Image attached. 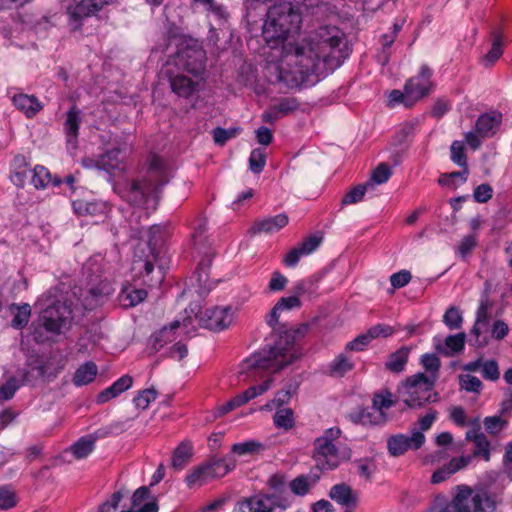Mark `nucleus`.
<instances>
[{"label": "nucleus", "mask_w": 512, "mask_h": 512, "mask_svg": "<svg viewBox=\"0 0 512 512\" xmlns=\"http://www.w3.org/2000/svg\"><path fill=\"white\" fill-rule=\"evenodd\" d=\"M171 60L178 70L185 71L194 78L206 74L207 52L203 42L194 37H187L186 40L177 42L176 51L171 56Z\"/></svg>", "instance_id": "9"}, {"label": "nucleus", "mask_w": 512, "mask_h": 512, "mask_svg": "<svg viewBox=\"0 0 512 512\" xmlns=\"http://www.w3.org/2000/svg\"><path fill=\"white\" fill-rule=\"evenodd\" d=\"M314 482L315 480L313 482L309 481V476L300 475L290 482L289 487L295 495L305 496Z\"/></svg>", "instance_id": "55"}, {"label": "nucleus", "mask_w": 512, "mask_h": 512, "mask_svg": "<svg viewBox=\"0 0 512 512\" xmlns=\"http://www.w3.org/2000/svg\"><path fill=\"white\" fill-rule=\"evenodd\" d=\"M174 339L172 335L168 334V327L164 326L154 332L149 338L148 355L151 356L161 350L167 343Z\"/></svg>", "instance_id": "41"}, {"label": "nucleus", "mask_w": 512, "mask_h": 512, "mask_svg": "<svg viewBox=\"0 0 512 512\" xmlns=\"http://www.w3.org/2000/svg\"><path fill=\"white\" fill-rule=\"evenodd\" d=\"M147 297L148 291L146 289L138 288L135 283L125 281L117 299L122 308L129 309L142 303Z\"/></svg>", "instance_id": "22"}, {"label": "nucleus", "mask_w": 512, "mask_h": 512, "mask_svg": "<svg viewBox=\"0 0 512 512\" xmlns=\"http://www.w3.org/2000/svg\"><path fill=\"white\" fill-rule=\"evenodd\" d=\"M31 173V165L26 156L23 154L15 155L10 164V181L17 188H23L26 184L28 175H31Z\"/></svg>", "instance_id": "24"}, {"label": "nucleus", "mask_w": 512, "mask_h": 512, "mask_svg": "<svg viewBox=\"0 0 512 512\" xmlns=\"http://www.w3.org/2000/svg\"><path fill=\"white\" fill-rule=\"evenodd\" d=\"M465 438L474 444L472 457H482L485 461L490 460V442L485 434L480 431L479 427L469 429L465 434Z\"/></svg>", "instance_id": "30"}, {"label": "nucleus", "mask_w": 512, "mask_h": 512, "mask_svg": "<svg viewBox=\"0 0 512 512\" xmlns=\"http://www.w3.org/2000/svg\"><path fill=\"white\" fill-rule=\"evenodd\" d=\"M496 498L487 491L474 492L467 486H458L453 500L443 509L445 512H493Z\"/></svg>", "instance_id": "11"}, {"label": "nucleus", "mask_w": 512, "mask_h": 512, "mask_svg": "<svg viewBox=\"0 0 512 512\" xmlns=\"http://www.w3.org/2000/svg\"><path fill=\"white\" fill-rule=\"evenodd\" d=\"M271 382L272 380L268 378L262 383L258 385H253L246 389L245 391L237 394L236 396L228 400L226 403L219 406L218 414H215L214 416H224L227 413L233 411L235 408L246 404L249 400L255 398L256 396L263 394L269 389Z\"/></svg>", "instance_id": "18"}, {"label": "nucleus", "mask_w": 512, "mask_h": 512, "mask_svg": "<svg viewBox=\"0 0 512 512\" xmlns=\"http://www.w3.org/2000/svg\"><path fill=\"white\" fill-rule=\"evenodd\" d=\"M269 501L266 494L256 495L247 499L242 507H246L249 512H273Z\"/></svg>", "instance_id": "42"}, {"label": "nucleus", "mask_w": 512, "mask_h": 512, "mask_svg": "<svg viewBox=\"0 0 512 512\" xmlns=\"http://www.w3.org/2000/svg\"><path fill=\"white\" fill-rule=\"evenodd\" d=\"M354 366V363L341 353L329 364L328 375L331 377H344L354 369Z\"/></svg>", "instance_id": "40"}, {"label": "nucleus", "mask_w": 512, "mask_h": 512, "mask_svg": "<svg viewBox=\"0 0 512 512\" xmlns=\"http://www.w3.org/2000/svg\"><path fill=\"white\" fill-rule=\"evenodd\" d=\"M31 313V306L28 303H23L22 309L15 313L14 317L12 318L10 324L11 327L16 330L24 329L29 323Z\"/></svg>", "instance_id": "51"}, {"label": "nucleus", "mask_w": 512, "mask_h": 512, "mask_svg": "<svg viewBox=\"0 0 512 512\" xmlns=\"http://www.w3.org/2000/svg\"><path fill=\"white\" fill-rule=\"evenodd\" d=\"M435 418H420L411 428L410 435L397 434L387 440L388 452L391 456L398 457L409 449L418 450L425 443L424 432L428 431Z\"/></svg>", "instance_id": "12"}, {"label": "nucleus", "mask_w": 512, "mask_h": 512, "mask_svg": "<svg viewBox=\"0 0 512 512\" xmlns=\"http://www.w3.org/2000/svg\"><path fill=\"white\" fill-rule=\"evenodd\" d=\"M329 497L338 504L355 508L358 505V493L345 483L335 484L331 487Z\"/></svg>", "instance_id": "26"}, {"label": "nucleus", "mask_w": 512, "mask_h": 512, "mask_svg": "<svg viewBox=\"0 0 512 512\" xmlns=\"http://www.w3.org/2000/svg\"><path fill=\"white\" fill-rule=\"evenodd\" d=\"M345 37L344 32L337 26L320 27L315 36L314 47L306 49V53L313 51L318 63L322 59L326 68L334 70L338 68L347 57L340 44Z\"/></svg>", "instance_id": "7"}, {"label": "nucleus", "mask_w": 512, "mask_h": 512, "mask_svg": "<svg viewBox=\"0 0 512 512\" xmlns=\"http://www.w3.org/2000/svg\"><path fill=\"white\" fill-rule=\"evenodd\" d=\"M490 34L492 37V46L479 61L485 68H492L504 53L503 31L500 28L493 29Z\"/></svg>", "instance_id": "25"}, {"label": "nucleus", "mask_w": 512, "mask_h": 512, "mask_svg": "<svg viewBox=\"0 0 512 512\" xmlns=\"http://www.w3.org/2000/svg\"><path fill=\"white\" fill-rule=\"evenodd\" d=\"M49 303L42 308L37 318L28 327L29 334L36 344L50 341L48 333L60 335L62 329L70 330L74 321L73 301L71 299H48Z\"/></svg>", "instance_id": "2"}, {"label": "nucleus", "mask_w": 512, "mask_h": 512, "mask_svg": "<svg viewBox=\"0 0 512 512\" xmlns=\"http://www.w3.org/2000/svg\"><path fill=\"white\" fill-rule=\"evenodd\" d=\"M501 123L502 114L500 112L483 113L475 123V131L481 137H491L496 133V129Z\"/></svg>", "instance_id": "28"}, {"label": "nucleus", "mask_w": 512, "mask_h": 512, "mask_svg": "<svg viewBox=\"0 0 512 512\" xmlns=\"http://www.w3.org/2000/svg\"><path fill=\"white\" fill-rule=\"evenodd\" d=\"M207 227L204 220L198 221L193 227V232L190 234L191 248L197 251L198 254H203V257L196 266L192 279L195 280L199 291L202 295H208L212 287L208 284L209 269L212 265L214 254L210 252V245L208 244L207 237L205 236Z\"/></svg>", "instance_id": "10"}, {"label": "nucleus", "mask_w": 512, "mask_h": 512, "mask_svg": "<svg viewBox=\"0 0 512 512\" xmlns=\"http://www.w3.org/2000/svg\"><path fill=\"white\" fill-rule=\"evenodd\" d=\"M98 367L95 362L87 361L80 365L73 376V383L77 387L88 385L96 379Z\"/></svg>", "instance_id": "36"}, {"label": "nucleus", "mask_w": 512, "mask_h": 512, "mask_svg": "<svg viewBox=\"0 0 512 512\" xmlns=\"http://www.w3.org/2000/svg\"><path fill=\"white\" fill-rule=\"evenodd\" d=\"M51 181V172L43 165H36L32 169L31 183L37 190L45 189Z\"/></svg>", "instance_id": "43"}, {"label": "nucleus", "mask_w": 512, "mask_h": 512, "mask_svg": "<svg viewBox=\"0 0 512 512\" xmlns=\"http://www.w3.org/2000/svg\"><path fill=\"white\" fill-rule=\"evenodd\" d=\"M493 305L494 302L492 300H481L476 314L477 324H481L482 326L489 325L491 319L489 309H491Z\"/></svg>", "instance_id": "62"}, {"label": "nucleus", "mask_w": 512, "mask_h": 512, "mask_svg": "<svg viewBox=\"0 0 512 512\" xmlns=\"http://www.w3.org/2000/svg\"><path fill=\"white\" fill-rule=\"evenodd\" d=\"M169 182L166 165L161 156L149 154L145 173L130 182L126 190V200L133 207L143 208L150 198L159 202L163 187Z\"/></svg>", "instance_id": "3"}, {"label": "nucleus", "mask_w": 512, "mask_h": 512, "mask_svg": "<svg viewBox=\"0 0 512 512\" xmlns=\"http://www.w3.org/2000/svg\"><path fill=\"white\" fill-rule=\"evenodd\" d=\"M443 322L451 330L461 328L463 317L460 309L456 306H450L443 316Z\"/></svg>", "instance_id": "52"}, {"label": "nucleus", "mask_w": 512, "mask_h": 512, "mask_svg": "<svg viewBox=\"0 0 512 512\" xmlns=\"http://www.w3.org/2000/svg\"><path fill=\"white\" fill-rule=\"evenodd\" d=\"M398 392H391L387 387H384L373 394L372 408L379 411V416H388L385 410L391 407H397L400 412H404L406 408L402 404V397H398Z\"/></svg>", "instance_id": "21"}, {"label": "nucleus", "mask_w": 512, "mask_h": 512, "mask_svg": "<svg viewBox=\"0 0 512 512\" xmlns=\"http://www.w3.org/2000/svg\"><path fill=\"white\" fill-rule=\"evenodd\" d=\"M472 461V456H461L458 458H453L449 463L444 465L443 467L436 470L432 477L431 482L433 484H438L446 479H448L451 475L466 467Z\"/></svg>", "instance_id": "29"}, {"label": "nucleus", "mask_w": 512, "mask_h": 512, "mask_svg": "<svg viewBox=\"0 0 512 512\" xmlns=\"http://www.w3.org/2000/svg\"><path fill=\"white\" fill-rule=\"evenodd\" d=\"M282 55L293 57L294 60L287 65L289 68L277 67V81L283 82L289 88H303L312 86L320 78L316 75L318 59L313 51L306 53V48L298 43H289L283 46Z\"/></svg>", "instance_id": "4"}, {"label": "nucleus", "mask_w": 512, "mask_h": 512, "mask_svg": "<svg viewBox=\"0 0 512 512\" xmlns=\"http://www.w3.org/2000/svg\"><path fill=\"white\" fill-rule=\"evenodd\" d=\"M81 164L84 168L88 169H97L100 171H105L107 173L113 172V165L109 162H104L101 156L98 159L92 157H83L81 160Z\"/></svg>", "instance_id": "61"}, {"label": "nucleus", "mask_w": 512, "mask_h": 512, "mask_svg": "<svg viewBox=\"0 0 512 512\" xmlns=\"http://www.w3.org/2000/svg\"><path fill=\"white\" fill-rule=\"evenodd\" d=\"M299 101L295 97L282 98L278 104L272 106V110L278 112L280 117L287 116L299 109Z\"/></svg>", "instance_id": "50"}, {"label": "nucleus", "mask_w": 512, "mask_h": 512, "mask_svg": "<svg viewBox=\"0 0 512 512\" xmlns=\"http://www.w3.org/2000/svg\"><path fill=\"white\" fill-rule=\"evenodd\" d=\"M17 504V496L14 489L9 485L0 486V509L7 510Z\"/></svg>", "instance_id": "56"}, {"label": "nucleus", "mask_w": 512, "mask_h": 512, "mask_svg": "<svg viewBox=\"0 0 512 512\" xmlns=\"http://www.w3.org/2000/svg\"><path fill=\"white\" fill-rule=\"evenodd\" d=\"M85 275V294H81L82 306L85 310L92 311L105 303L114 292V287L109 279L97 272L87 270Z\"/></svg>", "instance_id": "14"}, {"label": "nucleus", "mask_w": 512, "mask_h": 512, "mask_svg": "<svg viewBox=\"0 0 512 512\" xmlns=\"http://www.w3.org/2000/svg\"><path fill=\"white\" fill-rule=\"evenodd\" d=\"M261 448H262L261 443L254 441V440H250V441L234 444L232 446L231 451L233 454H236L238 456H246V455H252V454L258 452Z\"/></svg>", "instance_id": "57"}, {"label": "nucleus", "mask_w": 512, "mask_h": 512, "mask_svg": "<svg viewBox=\"0 0 512 512\" xmlns=\"http://www.w3.org/2000/svg\"><path fill=\"white\" fill-rule=\"evenodd\" d=\"M421 364L423 365L426 372H429L432 374L431 377L436 378V373H438L440 367H441V361L440 358L436 354H424L421 357Z\"/></svg>", "instance_id": "64"}, {"label": "nucleus", "mask_w": 512, "mask_h": 512, "mask_svg": "<svg viewBox=\"0 0 512 512\" xmlns=\"http://www.w3.org/2000/svg\"><path fill=\"white\" fill-rule=\"evenodd\" d=\"M288 222L289 218L286 213H280L273 217L255 220L253 225L248 229V234L250 236H255L262 232L271 234L284 228Z\"/></svg>", "instance_id": "23"}, {"label": "nucleus", "mask_w": 512, "mask_h": 512, "mask_svg": "<svg viewBox=\"0 0 512 512\" xmlns=\"http://www.w3.org/2000/svg\"><path fill=\"white\" fill-rule=\"evenodd\" d=\"M147 246L151 257L158 260L164 253L167 240L170 236L169 225L154 224L148 229Z\"/></svg>", "instance_id": "20"}, {"label": "nucleus", "mask_w": 512, "mask_h": 512, "mask_svg": "<svg viewBox=\"0 0 512 512\" xmlns=\"http://www.w3.org/2000/svg\"><path fill=\"white\" fill-rule=\"evenodd\" d=\"M341 431L337 427L326 429L324 433L315 439L312 458L316 467L321 471L336 469L342 461L349 460L352 451L348 447H338L336 441Z\"/></svg>", "instance_id": "6"}, {"label": "nucleus", "mask_w": 512, "mask_h": 512, "mask_svg": "<svg viewBox=\"0 0 512 512\" xmlns=\"http://www.w3.org/2000/svg\"><path fill=\"white\" fill-rule=\"evenodd\" d=\"M63 132L66 144L69 148L75 150L78 148V139L80 135V126L82 124V111L74 103L64 114Z\"/></svg>", "instance_id": "19"}, {"label": "nucleus", "mask_w": 512, "mask_h": 512, "mask_svg": "<svg viewBox=\"0 0 512 512\" xmlns=\"http://www.w3.org/2000/svg\"><path fill=\"white\" fill-rule=\"evenodd\" d=\"M66 14L72 33H81L88 18L95 17L97 21L104 23L109 20L108 12H102L96 0H73L66 7Z\"/></svg>", "instance_id": "13"}, {"label": "nucleus", "mask_w": 512, "mask_h": 512, "mask_svg": "<svg viewBox=\"0 0 512 512\" xmlns=\"http://www.w3.org/2000/svg\"><path fill=\"white\" fill-rule=\"evenodd\" d=\"M392 175L389 164L382 162L373 170L371 180L376 184L386 183Z\"/></svg>", "instance_id": "63"}, {"label": "nucleus", "mask_w": 512, "mask_h": 512, "mask_svg": "<svg viewBox=\"0 0 512 512\" xmlns=\"http://www.w3.org/2000/svg\"><path fill=\"white\" fill-rule=\"evenodd\" d=\"M96 440L95 434L84 435L66 449L65 453H71L77 460L84 459L94 451Z\"/></svg>", "instance_id": "34"}, {"label": "nucleus", "mask_w": 512, "mask_h": 512, "mask_svg": "<svg viewBox=\"0 0 512 512\" xmlns=\"http://www.w3.org/2000/svg\"><path fill=\"white\" fill-rule=\"evenodd\" d=\"M415 134V124L412 122H405L401 128L392 136L391 145L393 147H400L408 142L409 138H413Z\"/></svg>", "instance_id": "44"}, {"label": "nucleus", "mask_w": 512, "mask_h": 512, "mask_svg": "<svg viewBox=\"0 0 512 512\" xmlns=\"http://www.w3.org/2000/svg\"><path fill=\"white\" fill-rule=\"evenodd\" d=\"M195 318L198 320L200 327L213 332H220L229 328L233 322V309L231 306L199 309Z\"/></svg>", "instance_id": "16"}, {"label": "nucleus", "mask_w": 512, "mask_h": 512, "mask_svg": "<svg viewBox=\"0 0 512 512\" xmlns=\"http://www.w3.org/2000/svg\"><path fill=\"white\" fill-rule=\"evenodd\" d=\"M466 340L467 335L465 332L448 335L445 338L444 345L438 344L436 350L443 356L452 357L464 351Z\"/></svg>", "instance_id": "32"}, {"label": "nucleus", "mask_w": 512, "mask_h": 512, "mask_svg": "<svg viewBox=\"0 0 512 512\" xmlns=\"http://www.w3.org/2000/svg\"><path fill=\"white\" fill-rule=\"evenodd\" d=\"M165 32L163 34L164 40V50H167L170 44L174 41L181 42L187 39V37H192L189 34H185L183 28L177 25L174 21L166 19L165 23Z\"/></svg>", "instance_id": "39"}, {"label": "nucleus", "mask_w": 512, "mask_h": 512, "mask_svg": "<svg viewBox=\"0 0 512 512\" xmlns=\"http://www.w3.org/2000/svg\"><path fill=\"white\" fill-rule=\"evenodd\" d=\"M410 351V347L401 346L399 349L388 356V359L385 363V368L394 373L402 372L408 362Z\"/></svg>", "instance_id": "38"}, {"label": "nucleus", "mask_w": 512, "mask_h": 512, "mask_svg": "<svg viewBox=\"0 0 512 512\" xmlns=\"http://www.w3.org/2000/svg\"><path fill=\"white\" fill-rule=\"evenodd\" d=\"M432 76L433 70L427 64H423L416 76L406 80L403 91L394 89L390 92L389 102L392 105L403 104L409 109L414 107L417 102L435 90L436 84Z\"/></svg>", "instance_id": "8"}, {"label": "nucleus", "mask_w": 512, "mask_h": 512, "mask_svg": "<svg viewBox=\"0 0 512 512\" xmlns=\"http://www.w3.org/2000/svg\"><path fill=\"white\" fill-rule=\"evenodd\" d=\"M27 369H21L18 371L20 376L19 384H31L38 379H46L48 382L55 380L61 370V367L54 368L53 371H49L47 363L42 361V356L39 354L31 355L26 362Z\"/></svg>", "instance_id": "17"}, {"label": "nucleus", "mask_w": 512, "mask_h": 512, "mask_svg": "<svg viewBox=\"0 0 512 512\" xmlns=\"http://www.w3.org/2000/svg\"><path fill=\"white\" fill-rule=\"evenodd\" d=\"M482 377L489 381H497L500 378V370L498 362L495 359H490L482 362L481 366Z\"/></svg>", "instance_id": "59"}, {"label": "nucleus", "mask_w": 512, "mask_h": 512, "mask_svg": "<svg viewBox=\"0 0 512 512\" xmlns=\"http://www.w3.org/2000/svg\"><path fill=\"white\" fill-rule=\"evenodd\" d=\"M136 257L137 255H135L133 259L131 270L133 272H137V275L143 278V282L145 284L153 286V277H151L150 275L154 271L155 262L157 260H154V258L151 257L150 253L146 255L145 258H142V256H139L138 258Z\"/></svg>", "instance_id": "35"}, {"label": "nucleus", "mask_w": 512, "mask_h": 512, "mask_svg": "<svg viewBox=\"0 0 512 512\" xmlns=\"http://www.w3.org/2000/svg\"><path fill=\"white\" fill-rule=\"evenodd\" d=\"M72 208L77 216H95L103 213L105 205L96 199L76 197L72 199Z\"/></svg>", "instance_id": "33"}, {"label": "nucleus", "mask_w": 512, "mask_h": 512, "mask_svg": "<svg viewBox=\"0 0 512 512\" xmlns=\"http://www.w3.org/2000/svg\"><path fill=\"white\" fill-rule=\"evenodd\" d=\"M185 71L171 68H166L163 74L169 82L171 92L179 98L192 99L198 98L203 84L205 83L206 76H199L198 78H191L184 74Z\"/></svg>", "instance_id": "15"}, {"label": "nucleus", "mask_w": 512, "mask_h": 512, "mask_svg": "<svg viewBox=\"0 0 512 512\" xmlns=\"http://www.w3.org/2000/svg\"><path fill=\"white\" fill-rule=\"evenodd\" d=\"M193 454L191 441H182L173 452L172 467L176 470H182L189 463Z\"/></svg>", "instance_id": "37"}, {"label": "nucleus", "mask_w": 512, "mask_h": 512, "mask_svg": "<svg viewBox=\"0 0 512 512\" xmlns=\"http://www.w3.org/2000/svg\"><path fill=\"white\" fill-rule=\"evenodd\" d=\"M279 311H282L281 308L275 304L266 316V323L272 328L273 343L245 359L241 364V373L245 372L247 376L262 372L277 373L302 357V347L297 346L296 342L307 335L310 325L302 323L293 328L288 323H279Z\"/></svg>", "instance_id": "1"}, {"label": "nucleus", "mask_w": 512, "mask_h": 512, "mask_svg": "<svg viewBox=\"0 0 512 512\" xmlns=\"http://www.w3.org/2000/svg\"><path fill=\"white\" fill-rule=\"evenodd\" d=\"M459 385L461 389L475 394H480L483 389V383L481 380L470 374L459 375Z\"/></svg>", "instance_id": "53"}, {"label": "nucleus", "mask_w": 512, "mask_h": 512, "mask_svg": "<svg viewBox=\"0 0 512 512\" xmlns=\"http://www.w3.org/2000/svg\"><path fill=\"white\" fill-rule=\"evenodd\" d=\"M323 238V232L316 231L305 237L298 246L305 255H309L320 246V244L323 241Z\"/></svg>", "instance_id": "46"}, {"label": "nucleus", "mask_w": 512, "mask_h": 512, "mask_svg": "<svg viewBox=\"0 0 512 512\" xmlns=\"http://www.w3.org/2000/svg\"><path fill=\"white\" fill-rule=\"evenodd\" d=\"M435 382V377L418 372L398 384L397 396L402 397V404L406 409L425 408L426 405L438 400L439 395L434 391Z\"/></svg>", "instance_id": "5"}, {"label": "nucleus", "mask_w": 512, "mask_h": 512, "mask_svg": "<svg viewBox=\"0 0 512 512\" xmlns=\"http://www.w3.org/2000/svg\"><path fill=\"white\" fill-rule=\"evenodd\" d=\"M211 459L214 466V475H216L217 478L224 477L235 468V460L231 456L221 458L212 456Z\"/></svg>", "instance_id": "45"}, {"label": "nucleus", "mask_w": 512, "mask_h": 512, "mask_svg": "<svg viewBox=\"0 0 512 512\" xmlns=\"http://www.w3.org/2000/svg\"><path fill=\"white\" fill-rule=\"evenodd\" d=\"M158 394L159 392L154 387L146 388L138 392L133 398V403L136 408L145 410L152 401L156 400Z\"/></svg>", "instance_id": "47"}, {"label": "nucleus", "mask_w": 512, "mask_h": 512, "mask_svg": "<svg viewBox=\"0 0 512 512\" xmlns=\"http://www.w3.org/2000/svg\"><path fill=\"white\" fill-rule=\"evenodd\" d=\"M217 478L214 475V466L211 457L202 465L194 468L187 476L186 482L189 487L201 486L209 480Z\"/></svg>", "instance_id": "31"}, {"label": "nucleus", "mask_w": 512, "mask_h": 512, "mask_svg": "<svg viewBox=\"0 0 512 512\" xmlns=\"http://www.w3.org/2000/svg\"><path fill=\"white\" fill-rule=\"evenodd\" d=\"M12 102L27 118H34L43 109V104L35 95L19 93L13 96Z\"/></svg>", "instance_id": "27"}, {"label": "nucleus", "mask_w": 512, "mask_h": 512, "mask_svg": "<svg viewBox=\"0 0 512 512\" xmlns=\"http://www.w3.org/2000/svg\"><path fill=\"white\" fill-rule=\"evenodd\" d=\"M19 388L18 379L15 376L10 377L0 386V402L10 400Z\"/></svg>", "instance_id": "60"}, {"label": "nucleus", "mask_w": 512, "mask_h": 512, "mask_svg": "<svg viewBox=\"0 0 512 512\" xmlns=\"http://www.w3.org/2000/svg\"><path fill=\"white\" fill-rule=\"evenodd\" d=\"M239 127L225 129L220 126L212 130L213 140L219 146L225 145L230 139L236 137L240 133Z\"/></svg>", "instance_id": "48"}, {"label": "nucleus", "mask_w": 512, "mask_h": 512, "mask_svg": "<svg viewBox=\"0 0 512 512\" xmlns=\"http://www.w3.org/2000/svg\"><path fill=\"white\" fill-rule=\"evenodd\" d=\"M368 186H369V183L358 184V185L354 186L353 188H351L349 191H347L345 193V195L343 196V198L341 200V204L344 206V205L356 204V203L360 202L364 198Z\"/></svg>", "instance_id": "49"}, {"label": "nucleus", "mask_w": 512, "mask_h": 512, "mask_svg": "<svg viewBox=\"0 0 512 512\" xmlns=\"http://www.w3.org/2000/svg\"><path fill=\"white\" fill-rule=\"evenodd\" d=\"M451 160L458 166H468L466 148L462 141H454L451 145Z\"/></svg>", "instance_id": "58"}, {"label": "nucleus", "mask_w": 512, "mask_h": 512, "mask_svg": "<svg viewBox=\"0 0 512 512\" xmlns=\"http://www.w3.org/2000/svg\"><path fill=\"white\" fill-rule=\"evenodd\" d=\"M266 164V153L261 148H255L252 150L249 157V168L255 173L259 174L263 171Z\"/></svg>", "instance_id": "54"}]
</instances>
